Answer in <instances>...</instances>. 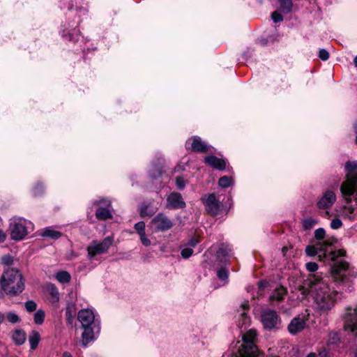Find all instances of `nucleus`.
<instances>
[{"label": "nucleus", "instance_id": "1", "mask_svg": "<svg viewBox=\"0 0 357 357\" xmlns=\"http://www.w3.org/2000/svg\"><path fill=\"white\" fill-rule=\"evenodd\" d=\"M349 264L345 261H335L331 275H310L296 289L297 298H305L312 293L315 310L320 314H328L337 303L340 287L347 282L346 272Z\"/></svg>", "mask_w": 357, "mask_h": 357}, {"label": "nucleus", "instance_id": "2", "mask_svg": "<svg viewBox=\"0 0 357 357\" xmlns=\"http://www.w3.org/2000/svg\"><path fill=\"white\" fill-rule=\"evenodd\" d=\"M77 319L83 329L82 345L86 347L90 342L95 340L100 333V317L93 309L85 308L78 312Z\"/></svg>", "mask_w": 357, "mask_h": 357}, {"label": "nucleus", "instance_id": "3", "mask_svg": "<svg viewBox=\"0 0 357 357\" xmlns=\"http://www.w3.org/2000/svg\"><path fill=\"white\" fill-rule=\"evenodd\" d=\"M257 333L255 330H249L243 335V342H237L232 347L231 357H264L259 353L255 344Z\"/></svg>", "mask_w": 357, "mask_h": 357}, {"label": "nucleus", "instance_id": "4", "mask_svg": "<svg viewBox=\"0 0 357 357\" xmlns=\"http://www.w3.org/2000/svg\"><path fill=\"white\" fill-rule=\"evenodd\" d=\"M0 284L2 290L11 296H16L24 289L22 275L17 269L10 268L3 272L1 277Z\"/></svg>", "mask_w": 357, "mask_h": 357}, {"label": "nucleus", "instance_id": "5", "mask_svg": "<svg viewBox=\"0 0 357 357\" xmlns=\"http://www.w3.org/2000/svg\"><path fill=\"white\" fill-rule=\"evenodd\" d=\"M331 244V242L328 240L318 242L314 245L307 246L305 252L309 256L318 255L320 261L324 260L326 257H330L332 261L331 264L332 267L335 261H344L340 258L345 256L346 251L344 250H338L327 254V249Z\"/></svg>", "mask_w": 357, "mask_h": 357}, {"label": "nucleus", "instance_id": "6", "mask_svg": "<svg viewBox=\"0 0 357 357\" xmlns=\"http://www.w3.org/2000/svg\"><path fill=\"white\" fill-rule=\"evenodd\" d=\"M10 238L21 241L33 230V223L21 217H14L10 220Z\"/></svg>", "mask_w": 357, "mask_h": 357}, {"label": "nucleus", "instance_id": "7", "mask_svg": "<svg viewBox=\"0 0 357 357\" xmlns=\"http://www.w3.org/2000/svg\"><path fill=\"white\" fill-rule=\"evenodd\" d=\"M114 242L112 236L105 238L102 241H93L87 248L88 258L91 260L96 255L106 253Z\"/></svg>", "mask_w": 357, "mask_h": 357}, {"label": "nucleus", "instance_id": "8", "mask_svg": "<svg viewBox=\"0 0 357 357\" xmlns=\"http://www.w3.org/2000/svg\"><path fill=\"white\" fill-rule=\"evenodd\" d=\"M173 226V220L164 213H159L150 222V227L153 232H165Z\"/></svg>", "mask_w": 357, "mask_h": 357}, {"label": "nucleus", "instance_id": "9", "mask_svg": "<svg viewBox=\"0 0 357 357\" xmlns=\"http://www.w3.org/2000/svg\"><path fill=\"white\" fill-rule=\"evenodd\" d=\"M343 319L344 328L346 331H357V305L347 307Z\"/></svg>", "mask_w": 357, "mask_h": 357}, {"label": "nucleus", "instance_id": "10", "mask_svg": "<svg viewBox=\"0 0 357 357\" xmlns=\"http://www.w3.org/2000/svg\"><path fill=\"white\" fill-rule=\"evenodd\" d=\"M280 320V317L275 310L268 309L261 312V321L266 329L271 330L275 328Z\"/></svg>", "mask_w": 357, "mask_h": 357}, {"label": "nucleus", "instance_id": "11", "mask_svg": "<svg viewBox=\"0 0 357 357\" xmlns=\"http://www.w3.org/2000/svg\"><path fill=\"white\" fill-rule=\"evenodd\" d=\"M94 204L101 205L96 211L97 219L100 220H106L112 218V215L109 209L111 206L110 201L105 199H100L94 201Z\"/></svg>", "mask_w": 357, "mask_h": 357}, {"label": "nucleus", "instance_id": "12", "mask_svg": "<svg viewBox=\"0 0 357 357\" xmlns=\"http://www.w3.org/2000/svg\"><path fill=\"white\" fill-rule=\"evenodd\" d=\"M185 202H184L181 195L176 192L170 193L167 197L166 208L171 210L183 208L185 207Z\"/></svg>", "mask_w": 357, "mask_h": 357}, {"label": "nucleus", "instance_id": "13", "mask_svg": "<svg viewBox=\"0 0 357 357\" xmlns=\"http://www.w3.org/2000/svg\"><path fill=\"white\" fill-rule=\"evenodd\" d=\"M190 145L191 149L193 151L206 153L207 152L210 146L207 145L205 142L202 141L199 137L194 136L190 139H188L185 143L186 149H189Z\"/></svg>", "mask_w": 357, "mask_h": 357}, {"label": "nucleus", "instance_id": "14", "mask_svg": "<svg viewBox=\"0 0 357 357\" xmlns=\"http://www.w3.org/2000/svg\"><path fill=\"white\" fill-rule=\"evenodd\" d=\"M249 307L248 301H244L241 304L240 309L238 310V326L240 328H246L250 324V318L248 315Z\"/></svg>", "mask_w": 357, "mask_h": 357}, {"label": "nucleus", "instance_id": "15", "mask_svg": "<svg viewBox=\"0 0 357 357\" xmlns=\"http://www.w3.org/2000/svg\"><path fill=\"white\" fill-rule=\"evenodd\" d=\"M336 201V195L332 190L326 191L317 202V207L321 209H326L333 205Z\"/></svg>", "mask_w": 357, "mask_h": 357}, {"label": "nucleus", "instance_id": "16", "mask_svg": "<svg viewBox=\"0 0 357 357\" xmlns=\"http://www.w3.org/2000/svg\"><path fill=\"white\" fill-rule=\"evenodd\" d=\"M207 212L213 215H215L220 211V202L214 194H210L207 199L204 200Z\"/></svg>", "mask_w": 357, "mask_h": 357}, {"label": "nucleus", "instance_id": "17", "mask_svg": "<svg viewBox=\"0 0 357 357\" xmlns=\"http://www.w3.org/2000/svg\"><path fill=\"white\" fill-rule=\"evenodd\" d=\"M73 26L74 24L72 26L68 24V26L66 27V25H63V29L61 31V35L66 40L76 43L79 40L80 31L79 29L74 28Z\"/></svg>", "mask_w": 357, "mask_h": 357}, {"label": "nucleus", "instance_id": "18", "mask_svg": "<svg viewBox=\"0 0 357 357\" xmlns=\"http://www.w3.org/2000/svg\"><path fill=\"white\" fill-rule=\"evenodd\" d=\"M306 326V322L303 318L295 317L288 325V331L291 335H296L302 331Z\"/></svg>", "mask_w": 357, "mask_h": 357}, {"label": "nucleus", "instance_id": "19", "mask_svg": "<svg viewBox=\"0 0 357 357\" xmlns=\"http://www.w3.org/2000/svg\"><path fill=\"white\" fill-rule=\"evenodd\" d=\"M204 162L208 166L218 170L225 169L227 165L226 161L224 159L218 158L213 155L205 157Z\"/></svg>", "mask_w": 357, "mask_h": 357}, {"label": "nucleus", "instance_id": "20", "mask_svg": "<svg viewBox=\"0 0 357 357\" xmlns=\"http://www.w3.org/2000/svg\"><path fill=\"white\" fill-rule=\"evenodd\" d=\"M151 169L149 170V175L153 178L160 176L164 172V159L158 158V162H153Z\"/></svg>", "mask_w": 357, "mask_h": 357}, {"label": "nucleus", "instance_id": "21", "mask_svg": "<svg viewBox=\"0 0 357 357\" xmlns=\"http://www.w3.org/2000/svg\"><path fill=\"white\" fill-rule=\"evenodd\" d=\"M40 235L44 238L56 240L62 236V234L53 227H48L41 229L40 231Z\"/></svg>", "mask_w": 357, "mask_h": 357}, {"label": "nucleus", "instance_id": "22", "mask_svg": "<svg viewBox=\"0 0 357 357\" xmlns=\"http://www.w3.org/2000/svg\"><path fill=\"white\" fill-rule=\"evenodd\" d=\"M158 208L153 206L152 203L144 202L140 207L139 214L142 218L151 216L156 212Z\"/></svg>", "mask_w": 357, "mask_h": 357}, {"label": "nucleus", "instance_id": "23", "mask_svg": "<svg viewBox=\"0 0 357 357\" xmlns=\"http://www.w3.org/2000/svg\"><path fill=\"white\" fill-rule=\"evenodd\" d=\"M287 293V290L285 287L280 286L276 288L270 296V299L271 301H276L280 302L282 301Z\"/></svg>", "mask_w": 357, "mask_h": 357}, {"label": "nucleus", "instance_id": "24", "mask_svg": "<svg viewBox=\"0 0 357 357\" xmlns=\"http://www.w3.org/2000/svg\"><path fill=\"white\" fill-rule=\"evenodd\" d=\"M26 333L20 329L15 330L12 335V339L15 344L22 345L26 340Z\"/></svg>", "mask_w": 357, "mask_h": 357}, {"label": "nucleus", "instance_id": "25", "mask_svg": "<svg viewBox=\"0 0 357 357\" xmlns=\"http://www.w3.org/2000/svg\"><path fill=\"white\" fill-rule=\"evenodd\" d=\"M76 312L75 304L70 303L67 305L66 308V318L68 323H71Z\"/></svg>", "mask_w": 357, "mask_h": 357}, {"label": "nucleus", "instance_id": "26", "mask_svg": "<svg viewBox=\"0 0 357 357\" xmlns=\"http://www.w3.org/2000/svg\"><path fill=\"white\" fill-rule=\"evenodd\" d=\"M278 2L282 13L287 14L291 11L293 6L291 0H278Z\"/></svg>", "mask_w": 357, "mask_h": 357}, {"label": "nucleus", "instance_id": "27", "mask_svg": "<svg viewBox=\"0 0 357 357\" xmlns=\"http://www.w3.org/2000/svg\"><path fill=\"white\" fill-rule=\"evenodd\" d=\"M40 336L39 333L37 331L32 332V333L30 335L29 338L30 347L32 350H35L37 348L38 343L40 342Z\"/></svg>", "mask_w": 357, "mask_h": 357}, {"label": "nucleus", "instance_id": "28", "mask_svg": "<svg viewBox=\"0 0 357 357\" xmlns=\"http://www.w3.org/2000/svg\"><path fill=\"white\" fill-rule=\"evenodd\" d=\"M56 279L61 283H68L70 281L71 276L67 271H59L56 274Z\"/></svg>", "mask_w": 357, "mask_h": 357}, {"label": "nucleus", "instance_id": "29", "mask_svg": "<svg viewBox=\"0 0 357 357\" xmlns=\"http://www.w3.org/2000/svg\"><path fill=\"white\" fill-rule=\"evenodd\" d=\"M340 340V334L337 332H331L328 335V344L336 345Z\"/></svg>", "mask_w": 357, "mask_h": 357}, {"label": "nucleus", "instance_id": "30", "mask_svg": "<svg viewBox=\"0 0 357 357\" xmlns=\"http://www.w3.org/2000/svg\"><path fill=\"white\" fill-rule=\"evenodd\" d=\"M317 220L315 218L309 217L303 220V227L305 229L309 230L312 229L317 224Z\"/></svg>", "mask_w": 357, "mask_h": 357}, {"label": "nucleus", "instance_id": "31", "mask_svg": "<svg viewBox=\"0 0 357 357\" xmlns=\"http://www.w3.org/2000/svg\"><path fill=\"white\" fill-rule=\"evenodd\" d=\"M233 183V178L230 176H224L220 178L218 185L223 188H226L231 185Z\"/></svg>", "mask_w": 357, "mask_h": 357}, {"label": "nucleus", "instance_id": "32", "mask_svg": "<svg viewBox=\"0 0 357 357\" xmlns=\"http://www.w3.org/2000/svg\"><path fill=\"white\" fill-rule=\"evenodd\" d=\"M47 289L48 293L50 294V295L52 296V299L54 300V301H59V291L54 284H49L47 286Z\"/></svg>", "mask_w": 357, "mask_h": 357}, {"label": "nucleus", "instance_id": "33", "mask_svg": "<svg viewBox=\"0 0 357 357\" xmlns=\"http://www.w3.org/2000/svg\"><path fill=\"white\" fill-rule=\"evenodd\" d=\"M217 276L218 278L222 280L228 282V278H229V271L225 268H220L217 271Z\"/></svg>", "mask_w": 357, "mask_h": 357}, {"label": "nucleus", "instance_id": "34", "mask_svg": "<svg viewBox=\"0 0 357 357\" xmlns=\"http://www.w3.org/2000/svg\"><path fill=\"white\" fill-rule=\"evenodd\" d=\"M45 312L42 310H38L34 314V321L36 324H42L45 319Z\"/></svg>", "mask_w": 357, "mask_h": 357}, {"label": "nucleus", "instance_id": "35", "mask_svg": "<svg viewBox=\"0 0 357 357\" xmlns=\"http://www.w3.org/2000/svg\"><path fill=\"white\" fill-rule=\"evenodd\" d=\"M343 213L351 220L355 219V209L352 206L344 207Z\"/></svg>", "mask_w": 357, "mask_h": 357}, {"label": "nucleus", "instance_id": "36", "mask_svg": "<svg viewBox=\"0 0 357 357\" xmlns=\"http://www.w3.org/2000/svg\"><path fill=\"white\" fill-rule=\"evenodd\" d=\"M231 250L227 245H222L218 251V256H230Z\"/></svg>", "mask_w": 357, "mask_h": 357}, {"label": "nucleus", "instance_id": "37", "mask_svg": "<svg viewBox=\"0 0 357 357\" xmlns=\"http://www.w3.org/2000/svg\"><path fill=\"white\" fill-rule=\"evenodd\" d=\"M8 321L12 324H16L20 321V318L14 312H10L6 314Z\"/></svg>", "mask_w": 357, "mask_h": 357}, {"label": "nucleus", "instance_id": "38", "mask_svg": "<svg viewBox=\"0 0 357 357\" xmlns=\"http://www.w3.org/2000/svg\"><path fill=\"white\" fill-rule=\"evenodd\" d=\"M134 228L139 235L146 233L145 222L144 221H140L135 224Z\"/></svg>", "mask_w": 357, "mask_h": 357}, {"label": "nucleus", "instance_id": "39", "mask_svg": "<svg viewBox=\"0 0 357 357\" xmlns=\"http://www.w3.org/2000/svg\"><path fill=\"white\" fill-rule=\"evenodd\" d=\"M326 232L323 228H319L314 231V237L317 240L324 241Z\"/></svg>", "mask_w": 357, "mask_h": 357}, {"label": "nucleus", "instance_id": "40", "mask_svg": "<svg viewBox=\"0 0 357 357\" xmlns=\"http://www.w3.org/2000/svg\"><path fill=\"white\" fill-rule=\"evenodd\" d=\"M37 305L33 301H28L25 303V308L27 312H32L36 310Z\"/></svg>", "mask_w": 357, "mask_h": 357}, {"label": "nucleus", "instance_id": "41", "mask_svg": "<svg viewBox=\"0 0 357 357\" xmlns=\"http://www.w3.org/2000/svg\"><path fill=\"white\" fill-rule=\"evenodd\" d=\"M192 254H193L192 248H188V247L183 248L181 252V255L182 257L184 259H188L189 257H190L192 255Z\"/></svg>", "mask_w": 357, "mask_h": 357}, {"label": "nucleus", "instance_id": "42", "mask_svg": "<svg viewBox=\"0 0 357 357\" xmlns=\"http://www.w3.org/2000/svg\"><path fill=\"white\" fill-rule=\"evenodd\" d=\"M271 17L275 23L280 22L283 20V16L278 11H274L272 13Z\"/></svg>", "mask_w": 357, "mask_h": 357}, {"label": "nucleus", "instance_id": "43", "mask_svg": "<svg viewBox=\"0 0 357 357\" xmlns=\"http://www.w3.org/2000/svg\"><path fill=\"white\" fill-rule=\"evenodd\" d=\"M329 56V52L326 49H321L319 52V57L322 61H327Z\"/></svg>", "mask_w": 357, "mask_h": 357}, {"label": "nucleus", "instance_id": "44", "mask_svg": "<svg viewBox=\"0 0 357 357\" xmlns=\"http://www.w3.org/2000/svg\"><path fill=\"white\" fill-rule=\"evenodd\" d=\"M176 184L178 189L183 190L185 186V181L183 177L178 176L176 178Z\"/></svg>", "mask_w": 357, "mask_h": 357}, {"label": "nucleus", "instance_id": "45", "mask_svg": "<svg viewBox=\"0 0 357 357\" xmlns=\"http://www.w3.org/2000/svg\"><path fill=\"white\" fill-rule=\"evenodd\" d=\"M199 239L195 236H192L185 244L188 248H195L199 243Z\"/></svg>", "mask_w": 357, "mask_h": 357}, {"label": "nucleus", "instance_id": "46", "mask_svg": "<svg viewBox=\"0 0 357 357\" xmlns=\"http://www.w3.org/2000/svg\"><path fill=\"white\" fill-rule=\"evenodd\" d=\"M342 225V222L340 219L339 218H334L332 220L331 222V228L334 229H337L340 228Z\"/></svg>", "mask_w": 357, "mask_h": 357}, {"label": "nucleus", "instance_id": "47", "mask_svg": "<svg viewBox=\"0 0 357 357\" xmlns=\"http://www.w3.org/2000/svg\"><path fill=\"white\" fill-rule=\"evenodd\" d=\"M307 270L310 272H315L318 269V265L315 262H308L305 264Z\"/></svg>", "mask_w": 357, "mask_h": 357}, {"label": "nucleus", "instance_id": "48", "mask_svg": "<svg viewBox=\"0 0 357 357\" xmlns=\"http://www.w3.org/2000/svg\"><path fill=\"white\" fill-rule=\"evenodd\" d=\"M139 236L140 241L144 246H149L151 245V241L147 238L146 233L142 234Z\"/></svg>", "mask_w": 357, "mask_h": 357}, {"label": "nucleus", "instance_id": "49", "mask_svg": "<svg viewBox=\"0 0 357 357\" xmlns=\"http://www.w3.org/2000/svg\"><path fill=\"white\" fill-rule=\"evenodd\" d=\"M43 186L42 184L39 183L33 190V192L34 195H39L43 192Z\"/></svg>", "mask_w": 357, "mask_h": 357}, {"label": "nucleus", "instance_id": "50", "mask_svg": "<svg viewBox=\"0 0 357 357\" xmlns=\"http://www.w3.org/2000/svg\"><path fill=\"white\" fill-rule=\"evenodd\" d=\"M268 282L266 280H261L258 282L259 289H263L267 287Z\"/></svg>", "mask_w": 357, "mask_h": 357}, {"label": "nucleus", "instance_id": "51", "mask_svg": "<svg viewBox=\"0 0 357 357\" xmlns=\"http://www.w3.org/2000/svg\"><path fill=\"white\" fill-rule=\"evenodd\" d=\"M6 238V233L0 229V243L4 241Z\"/></svg>", "mask_w": 357, "mask_h": 357}, {"label": "nucleus", "instance_id": "52", "mask_svg": "<svg viewBox=\"0 0 357 357\" xmlns=\"http://www.w3.org/2000/svg\"><path fill=\"white\" fill-rule=\"evenodd\" d=\"M2 259L3 263L6 264H8L11 261L10 256H4Z\"/></svg>", "mask_w": 357, "mask_h": 357}, {"label": "nucleus", "instance_id": "53", "mask_svg": "<svg viewBox=\"0 0 357 357\" xmlns=\"http://www.w3.org/2000/svg\"><path fill=\"white\" fill-rule=\"evenodd\" d=\"M76 10H77V13H79V15L81 14L85 15L87 13L86 10H85L84 8H79V9H77Z\"/></svg>", "mask_w": 357, "mask_h": 357}, {"label": "nucleus", "instance_id": "54", "mask_svg": "<svg viewBox=\"0 0 357 357\" xmlns=\"http://www.w3.org/2000/svg\"><path fill=\"white\" fill-rule=\"evenodd\" d=\"M4 319H5L4 314L0 312V324L3 322Z\"/></svg>", "mask_w": 357, "mask_h": 357}, {"label": "nucleus", "instance_id": "55", "mask_svg": "<svg viewBox=\"0 0 357 357\" xmlns=\"http://www.w3.org/2000/svg\"><path fill=\"white\" fill-rule=\"evenodd\" d=\"M62 357H73V356L69 352L65 351V352H63Z\"/></svg>", "mask_w": 357, "mask_h": 357}, {"label": "nucleus", "instance_id": "56", "mask_svg": "<svg viewBox=\"0 0 357 357\" xmlns=\"http://www.w3.org/2000/svg\"><path fill=\"white\" fill-rule=\"evenodd\" d=\"M306 357H318L316 353L311 352L307 355Z\"/></svg>", "mask_w": 357, "mask_h": 357}, {"label": "nucleus", "instance_id": "57", "mask_svg": "<svg viewBox=\"0 0 357 357\" xmlns=\"http://www.w3.org/2000/svg\"><path fill=\"white\" fill-rule=\"evenodd\" d=\"M354 130H355V132L356 134V142H357V121L354 124Z\"/></svg>", "mask_w": 357, "mask_h": 357}, {"label": "nucleus", "instance_id": "58", "mask_svg": "<svg viewBox=\"0 0 357 357\" xmlns=\"http://www.w3.org/2000/svg\"><path fill=\"white\" fill-rule=\"evenodd\" d=\"M354 62L355 66L357 68V56L354 58Z\"/></svg>", "mask_w": 357, "mask_h": 357}]
</instances>
